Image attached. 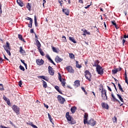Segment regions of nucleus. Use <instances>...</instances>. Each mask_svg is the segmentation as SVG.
<instances>
[{
	"label": "nucleus",
	"mask_w": 128,
	"mask_h": 128,
	"mask_svg": "<svg viewBox=\"0 0 128 128\" xmlns=\"http://www.w3.org/2000/svg\"><path fill=\"white\" fill-rule=\"evenodd\" d=\"M101 106L102 108H105V110H108V104L102 102L101 104Z\"/></svg>",
	"instance_id": "2eb2a0df"
},
{
	"label": "nucleus",
	"mask_w": 128,
	"mask_h": 128,
	"mask_svg": "<svg viewBox=\"0 0 128 128\" xmlns=\"http://www.w3.org/2000/svg\"><path fill=\"white\" fill-rule=\"evenodd\" d=\"M111 96L112 97V98H111L112 102H118V104H120V102L116 98V96H114V94L112 93Z\"/></svg>",
	"instance_id": "f8f14e48"
},
{
	"label": "nucleus",
	"mask_w": 128,
	"mask_h": 128,
	"mask_svg": "<svg viewBox=\"0 0 128 128\" xmlns=\"http://www.w3.org/2000/svg\"><path fill=\"white\" fill-rule=\"evenodd\" d=\"M19 68L21 70H22V72H24V70H26L24 69V67L22 65H20L19 66Z\"/></svg>",
	"instance_id": "e433bc0d"
},
{
	"label": "nucleus",
	"mask_w": 128,
	"mask_h": 128,
	"mask_svg": "<svg viewBox=\"0 0 128 128\" xmlns=\"http://www.w3.org/2000/svg\"><path fill=\"white\" fill-rule=\"evenodd\" d=\"M58 78L60 82H62V86H66V82L62 81V74H60V73L58 72Z\"/></svg>",
	"instance_id": "6e6552de"
},
{
	"label": "nucleus",
	"mask_w": 128,
	"mask_h": 128,
	"mask_svg": "<svg viewBox=\"0 0 128 128\" xmlns=\"http://www.w3.org/2000/svg\"><path fill=\"white\" fill-rule=\"evenodd\" d=\"M26 8L28 10H32V4H30L28 3L26 6Z\"/></svg>",
	"instance_id": "393cba45"
},
{
	"label": "nucleus",
	"mask_w": 128,
	"mask_h": 128,
	"mask_svg": "<svg viewBox=\"0 0 128 128\" xmlns=\"http://www.w3.org/2000/svg\"><path fill=\"white\" fill-rule=\"evenodd\" d=\"M84 74L86 78L89 80V82H90L92 80V74H90V72L86 70L84 72Z\"/></svg>",
	"instance_id": "7ed1b4c3"
},
{
	"label": "nucleus",
	"mask_w": 128,
	"mask_h": 128,
	"mask_svg": "<svg viewBox=\"0 0 128 128\" xmlns=\"http://www.w3.org/2000/svg\"><path fill=\"white\" fill-rule=\"evenodd\" d=\"M12 109L16 112V114L18 116V114H20V108L16 105H13L12 106Z\"/></svg>",
	"instance_id": "39448f33"
},
{
	"label": "nucleus",
	"mask_w": 128,
	"mask_h": 128,
	"mask_svg": "<svg viewBox=\"0 0 128 128\" xmlns=\"http://www.w3.org/2000/svg\"><path fill=\"white\" fill-rule=\"evenodd\" d=\"M90 6H92V2H90V4L86 6H85V7H84V8H86V10H87V8H90Z\"/></svg>",
	"instance_id": "603ef678"
},
{
	"label": "nucleus",
	"mask_w": 128,
	"mask_h": 128,
	"mask_svg": "<svg viewBox=\"0 0 128 128\" xmlns=\"http://www.w3.org/2000/svg\"><path fill=\"white\" fill-rule=\"evenodd\" d=\"M38 50L41 56H44V52H42V48H38Z\"/></svg>",
	"instance_id": "473e14b6"
},
{
	"label": "nucleus",
	"mask_w": 128,
	"mask_h": 128,
	"mask_svg": "<svg viewBox=\"0 0 128 128\" xmlns=\"http://www.w3.org/2000/svg\"><path fill=\"white\" fill-rule=\"evenodd\" d=\"M3 98H4V100H5L6 101H8V98H6V96H3Z\"/></svg>",
	"instance_id": "e2e57ef3"
},
{
	"label": "nucleus",
	"mask_w": 128,
	"mask_h": 128,
	"mask_svg": "<svg viewBox=\"0 0 128 128\" xmlns=\"http://www.w3.org/2000/svg\"><path fill=\"white\" fill-rule=\"evenodd\" d=\"M52 51L54 52H56V54H58V52H60V50L57 48H52Z\"/></svg>",
	"instance_id": "c9c22d12"
},
{
	"label": "nucleus",
	"mask_w": 128,
	"mask_h": 128,
	"mask_svg": "<svg viewBox=\"0 0 128 128\" xmlns=\"http://www.w3.org/2000/svg\"><path fill=\"white\" fill-rule=\"evenodd\" d=\"M66 118H67L68 122L70 124H76V122L72 116L70 114V112H67L66 113Z\"/></svg>",
	"instance_id": "f257e3e1"
},
{
	"label": "nucleus",
	"mask_w": 128,
	"mask_h": 128,
	"mask_svg": "<svg viewBox=\"0 0 128 128\" xmlns=\"http://www.w3.org/2000/svg\"><path fill=\"white\" fill-rule=\"evenodd\" d=\"M74 84V86H76V88H78V86H80V80H76Z\"/></svg>",
	"instance_id": "f3484780"
},
{
	"label": "nucleus",
	"mask_w": 128,
	"mask_h": 128,
	"mask_svg": "<svg viewBox=\"0 0 128 128\" xmlns=\"http://www.w3.org/2000/svg\"><path fill=\"white\" fill-rule=\"evenodd\" d=\"M49 62H51V64H54V66H56V64L54 63V60H52V58L49 60Z\"/></svg>",
	"instance_id": "a18cd8bd"
},
{
	"label": "nucleus",
	"mask_w": 128,
	"mask_h": 128,
	"mask_svg": "<svg viewBox=\"0 0 128 128\" xmlns=\"http://www.w3.org/2000/svg\"><path fill=\"white\" fill-rule=\"evenodd\" d=\"M118 88H119L120 90V92H124V90H122V85H120V83L118 84Z\"/></svg>",
	"instance_id": "c756f323"
},
{
	"label": "nucleus",
	"mask_w": 128,
	"mask_h": 128,
	"mask_svg": "<svg viewBox=\"0 0 128 128\" xmlns=\"http://www.w3.org/2000/svg\"><path fill=\"white\" fill-rule=\"evenodd\" d=\"M46 58H48V60L52 58H50V56H48V55H46Z\"/></svg>",
	"instance_id": "13d9d810"
},
{
	"label": "nucleus",
	"mask_w": 128,
	"mask_h": 128,
	"mask_svg": "<svg viewBox=\"0 0 128 128\" xmlns=\"http://www.w3.org/2000/svg\"><path fill=\"white\" fill-rule=\"evenodd\" d=\"M78 2L80 4H84V1L82 0H78Z\"/></svg>",
	"instance_id": "69168bd1"
},
{
	"label": "nucleus",
	"mask_w": 128,
	"mask_h": 128,
	"mask_svg": "<svg viewBox=\"0 0 128 128\" xmlns=\"http://www.w3.org/2000/svg\"><path fill=\"white\" fill-rule=\"evenodd\" d=\"M88 113H85L84 114V124H86L88 123Z\"/></svg>",
	"instance_id": "ddd939ff"
},
{
	"label": "nucleus",
	"mask_w": 128,
	"mask_h": 128,
	"mask_svg": "<svg viewBox=\"0 0 128 128\" xmlns=\"http://www.w3.org/2000/svg\"><path fill=\"white\" fill-rule=\"evenodd\" d=\"M2 13V4H0V14Z\"/></svg>",
	"instance_id": "864d4df0"
},
{
	"label": "nucleus",
	"mask_w": 128,
	"mask_h": 128,
	"mask_svg": "<svg viewBox=\"0 0 128 128\" xmlns=\"http://www.w3.org/2000/svg\"><path fill=\"white\" fill-rule=\"evenodd\" d=\"M76 68H82V65L78 64V61H76Z\"/></svg>",
	"instance_id": "72a5a7b5"
},
{
	"label": "nucleus",
	"mask_w": 128,
	"mask_h": 128,
	"mask_svg": "<svg viewBox=\"0 0 128 128\" xmlns=\"http://www.w3.org/2000/svg\"><path fill=\"white\" fill-rule=\"evenodd\" d=\"M25 20H30V22H32V19L30 17H28L25 18Z\"/></svg>",
	"instance_id": "37998d69"
},
{
	"label": "nucleus",
	"mask_w": 128,
	"mask_h": 128,
	"mask_svg": "<svg viewBox=\"0 0 128 128\" xmlns=\"http://www.w3.org/2000/svg\"><path fill=\"white\" fill-rule=\"evenodd\" d=\"M0 128H10V127H6V126H2V125H1V126H0Z\"/></svg>",
	"instance_id": "4d7b16f0"
},
{
	"label": "nucleus",
	"mask_w": 128,
	"mask_h": 128,
	"mask_svg": "<svg viewBox=\"0 0 128 128\" xmlns=\"http://www.w3.org/2000/svg\"><path fill=\"white\" fill-rule=\"evenodd\" d=\"M2 62H4V59H2V58L0 57V64H2Z\"/></svg>",
	"instance_id": "bf43d9fd"
},
{
	"label": "nucleus",
	"mask_w": 128,
	"mask_h": 128,
	"mask_svg": "<svg viewBox=\"0 0 128 128\" xmlns=\"http://www.w3.org/2000/svg\"><path fill=\"white\" fill-rule=\"evenodd\" d=\"M101 88H102V90L101 91L102 98H103L104 100H108V96H106V90L105 89L104 90V86L102 85H101Z\"/></svg>",
	"instance_id": "f03ea898"
},
{
	"label": "nucleus",
	"mask_w": 128,
	"mask_h": 128,
	"mask_svg": "<svg viewBox=\"0 0 128 128\" xmlns=\"http://www.w3.org/2000/svg\"><path fill=\"white\" fill-rule=\"evenodd\" d=\"M4 58L5 60H8V62H10V60H8V58H6V55H4Z\"/></svg>",
	"instance_id": "5fc2aeb1"
},
{
	"label": "nucleus",
	"mask_w": 128,
	"mask_h": 128,
	"mask_svg": "<svg viewBox=\"0 0 128 128\" xmlns=\"http://www.w3.org/2000/svg\"><path fill=\"white\" fill-rule=\"evenodd\" d=\"M124 38H128V35H124Z\"/></svg>",
	"instance_id": "774afa93"
},
{
	"label": "nucleus",
	"mask_w": 128,
	"mask_h": 128,
	"mask_svg": "<svg viewBox=\"0 0 128 128\" xmlns=\"http://www.w3.org/2000/svg\"><path fill=\"white\" fill-rule=\"evenodd\" d=\"M38 78H42V80H46V82H48V78L44 76H38Z\"/></svg>",
	"instance_id": "aec40b11"
},
{
	"label": "nucleus",
	"mask_w": 128,
	"mask_h": 128,
	"mask_svg": "<svg viewBox=\"0 0 128 128\" xmlns=\"http://www.w3.org/2000/svg\"><path fill=\"white\" fill-rule=\"evenodd\" d=\"M27 124H29L30 126H34V124H32V122H28L27 123Z\"/></svg>",
	"instance_id": "3c124183"
},
{
	"label": "nucleus",
	"mask_w": 128,
	"mask_h": 128,
	"mask_svg": "<svg viewBox=\"0 0 128 128\" xmlns=\"http://www.w3.org/2000/svg\"><path fill=\"white\" fill-rule=\"evenodd\" d=\"M22 80L19 81L18 86L20 88H22Z\"/></svg>",
	"instance_id": "de8ad7c7"
},
{
	"label": "nucleus",
	"mask_w": 128,
	"mask_h": 128,
	"mask_svg": "<svg viewBox=\"0 0 128 128\" xmlns=\"http://www.w3.org/2000/svg\"><path fill=\"white\" fill-rule=\"evenodd\" d=\"M62 38L63 42H66L67 40L66 36H62Z\"/></svg>",
	"instance_id": "c03bdc74"
},
{
	"label": "nucleus",
	"mask_w": 128,
	"mask_h": 128,
	"mask_svg": "<svg viewBox=\"0 0 128 128\" xmlns=\"http://www.w3.org/2000/svg\"><path fill=\"white\" fill-rule=\"evenodd\" d=\"M44 108H48V106L47 104H44Z\"/></svg>",
	"instance_id": "052dcab7"
},
{
	"label": "nucleus",
	"mask_w": 128,
	"mask_h": 128,
	"mask_svg": "<svg viewBox=\"0 0 128 128\" xmlns=\"http://www.w3.org/2000/svg\"><path fill=\"white\" fill-rule=\"evenodd\" d=\"M58 100L59 101V102H60V104H64V102H66V99L62 98V96L60 95H58Z\"/></svg>",
	"instance_id": "0eeeda50"
},
{
	"label": "nucleus",
	"mask_w": 128,
	"mask_h": 128,
	"mask_svg": "<svg viewBox=\"0 0 128 128\" xmlns=\"http://www.w3.org/2000/svg\"><path fill=\"white\" fill-rule=\"evenodd\" d=\"M16 2L20 6H22V7L24 6V2H22V1L20 0H17Z\"/></svg>",
	"instance_id": "6ab92c4d"
},
{
	"label": "nucleus",
	"mask_w": 128,
	"mask_h": 128,
	"mask_svg": "<svg viewBox=\"0 0 128 128\" xmlns=\"http://www.w3.org/2000/svg\"><path fill=\"white\" fill-rule=\"evenodd\" d=\"M4 86H2V87H0V90H4Z\"/></svg>",
	"instance_id": "0e129e2a"
},
{
	"label": "nucleus",
	"mask_w": 128,
	"mask_h": 128,
	"mask_svg": "<svg viewBox=\"0 0 128 128\" xmlns=\"http://www.w3.org/2000/svg\"><path fill=\"white\" fill-rule=\"evenodd\" d=\"M66 68L70 74H74V69H72L71 66H67Z\"/></svg>",
	"instance_id": "9d476101"
},
{
	"label": "nucleus",
	"mask_w": 128,
	"mask_h": 128,
	"mask_svg": "<svg viewBox=\"0 0 128 128\" xmlns=\"http://www.w3.org/2000/svg\"><path fill=\"white\" fill-rule=\"evenodd\" d=\"M111 22H112V24L113 26H115V28L116 30H118V28H120L118 26V25H116V23L115 20L111 21Z\"/></svg>",
	"instance_id": "412c9836"
},
{
	"label": "nucleus",
	"mask_w": 128,
	"mask_h": 128,
	"mask_svg": "<svg viewBox=\"0 0 128 128\" xmlns=\"http://www.w3.org/2000/svg\"><path fill=\"white\" fill-rule=\"evenodd\" d=\"M30 34H34V29H30Z\"/></svg>",
	"instance_id": "680f3d73"
},
{
	"label": "nucleus",
	"mask_w": 128,
	"mask_h": 128,
	"mask_svg": "<svg viewBox=\"0 0 128 128\" xmlns=\"http://www.w3.org/2000/svg\"><path fill=\"white\" fill-rule=\"evenodd\" d=\"M5 50L10 56H12V54H10V48H8V49L5 48Z\"/></svg>",
	"instance_id": "bb28decb"
},
{
	"label": "nucleus",
	"mask_w": 128,
	"mask_h": 128,
	"mask_svg": "<svg viewBox=\"0 0 128 128\" xmlns=\"http://www.w3.org/2000/svg\"><path fill=\"white\" fill-rule=\"evenodd\" d=\"M88 124H90L91 126H94L96 124V121L94 120L93 118H91L88 121H87Z\"/></svg>",
	"instance_id": "423d86ee"
},
{
	"label": "nucleus",
	"mask_w": 128,
	"mask_h": 128,
	"mask_svg": "<svg viewBox=\"0 0 128 128\" xmlns=\"http://www.w3.org/2000/svg\"><path fill=\"white\" fill-rule=\"evenodd\" d=\"M42 82H43V86L44 88H48L46 82L44 80H42Z\"/></svg>",
	"instance_id": "2f4dec72"
},
{
	"label": "nucleus",
	"mask_w": 128,
	"mask_h": 128,
	"mask_svg": "<svg viewBox=\"0 0 128 128\" xmlns=\"http://www.w3.org/2000/svg\"><path fill=\"white\" fill-rule=\"evenodd\" d=\"M28 27L32 28V22H30V24H28Z\"/></svg>",
	"instance_id": "79ce46f5"
},
{
	"label": "nucleus",
	"mask_w": 128,
	"mask_h": 128,
	"mask_svg": "<svg viewBox=\"0 0 128 128\" xmlns=\"http://www.w3.org/2000/svg\"><path fill=\"white\" fill-rule=\"evenodd\" d=\"M112 120H113L114 122H116V120H117L116 117L114 116V117L112 118Z\"/></svg>",
	"instance_id": "09e8293b"
},
{
	"label": "nucleus",
	"mask_w": 128,
	"mask_h": 128,
	"mask_svg": "<svg viewBox=\"0 0 128 128\" xmlns=\"http://www.w3.org/2000/svg\"><path fill=\"white\" fill-rule=\"evenodd\" d=\"M68 38L70 42H72L74 44H76V40H74V37L70 36L68 37Z\"/></svg>",
	"instance_id": "4be33fe9"
},
{
	"label": "nucleus",
	"mask_w": 128,
	"mask_h": 128,
	"mask_svg": "<svg viewBox=\"0 0 128 128\" xmlns=\"http://www.w3.org/2000/svg\"><path fill=\"white\" fill-rule=\"evenodd\" d=\"M63 60L64 59L60 58V56H56V57L55 58V62H57V64H58L60 62H62Z\"/></svg>",
	"instance_id": "4468645a"
},
{
	"label": "nucleus",
	"mask_w": 128,
	"mask_h": 128,
	"mask_svg": "<svg viewBox=\"0 0 128 128\" xmlns=\"http://www.w3.org/2000/svg\"><path fill=\"white\" fill-rule=\"evenodd\" d=\"M112 73L113 74H116L118 73V70L117 69L112 70Z\"/></svg>",
	"instance_id": "a19ab883"
},
{
	"label": "nucleus",
	"mask_w": 128,
	"mask_h": 128,
	"mask_svg": "<svg viewBox=\"0 0 128 128\" xmlns=\"http://www.w3.org/2000/svg\"><path fill=\"white\" fill-rule=\"evenodd\" d=\"M10 43L8 42H6L5 47L6 48H10Z\"/></svg>",
	"instance_id": "ea45409f"
},
{
	"label": "nucleus",
	"mask_w": 128,
	"mask_h": 128,
	"mask_svg": "<svg viewBox=\"0 0 128 128\" xmlns=\"http://www.w3.org/2000/svg\"><path fill=\"white\" fill-rule=\"evenodd\" d=\"M76 106H72L70 108V111L72 114H74L76 112Z\"/></svg>",
	"instance_id": "5701e85b"
},
{
	"label": "nucleus",
	"mask_w": 128,
	"mask_h": 128,
	"mask_svg": "<svg viewBox=\"0 0 128 128\" xmlns=\"http://www.w3.org/2000/svg\"><path fill=\"white\" fill-rule=\"evenodd\" d=\"M36 46H38V48H40L42 46V44H40V42L38 40H36Z\"/></svg>",
	"instance_id": "cd10ccee"
},
{
	"label": "nucleus",
	"mask_w": 128,
	"mask_h": 128,
	"mask_svg": "<svg viewBox=\"0 0 128 128\" xmlns=\"http://www.w3.org/2000/svg\"><path fill=\"white\" fill-rule=\"evenodd\" d=\"M117 96H118V98L120 100V102L124 104V98H122V96H120V94H117Z\"/></svg>",
	"instance_id": "a878e982"
},
{
	"label": "nucleus",
	"mask_w": 128,
	"mask_h": 128,
	"mask_svg": "<svg viewBox=\"0 0 128 128\" xmlns=\"http://www.w3.org/2000/svg\"><path fill=\"white\" fill-rule=\"evenodd\" d=\"M36 64H37L38 66H42V64H44V61L42 59H36Z\"/></svg>",
	"instance_id": "1a4fd4ad"
},
{
	"label": "nucleus",
	"mask_w": 128,
	"mask_h": 128,
	"mask_svg": "<svg viewBox=\"0 0 128 128\" xmlns=\"http://www.w3.org/2000/svg\"><path fill=\"white\" fill-rule=\"evenodd\" d=\"M62 12H64V14H66V16H70V10H68V9H63Z\"/></svg>",
	"instance_id": "a211bd4d"
},
{
	"label": "nucleus",
	"mask_w": 128,
	"mask_h": 128,
	"mask_svg": "<svg viewBox=\"0 0 128 128\" xmlns=\"http://www.w3.org/2000/svg\"><path fill=\"white\" fill-rule=\"evenodd\" d=\"M34 24L36 26H38V22L36 21V16H34Z\"/></svg>",
	"instance_id": "58836bf2"
},
{
	"label": "nucleus",
	"mask_w": 128,
	"mask_h": 128,
	"mask_svg": "<svg viewBox=\"0 0 128 128\" xmlns=\"http://www.w3.org/2000/svg\"><path fill=\"white\" fill-rule=\"evenodd\" d=\"M48 118L50 122H52V124H54V122H52V116H50L49 113H48Z\"/></svg>",
	"instance_id": "7c9ffc66"
},
{
	"label": "nucleus",
	"mask_w": 128,
	"mask_h": 128,
	"mask_svg": "<svg viewBox=\"0 0 128 128\" xmlns=\"http://www.w3.org/2000/svg\"><path fill=\"white\" fill-rule=\"evenodd\" d=\"M100 64V61L98 60H96L94 62L93 66H96V68H98V66H100L98 64Z\"/></svg>",
	"instance_id": "b1692460"
},
{
	"label": "nucleus",
	"mask_w": 128,
	"mask_h": 128,
	"mask_svg": "<svg viewBox=\"0 0 128 128\" xmlns=\"http://www.w3.org/2000/svg\"><path fill=\"white\" fill-rule=\"evenodd\" d=\"M125 82L128 84V76H126V72H125Z\"/></svg>",
	"instance_id": "4c0bfd02"
},
{
	"label": "nucleus",
	"mask_w": 128,
	"mask_h": 128,
	"mask_svg": "<svg viewBox=\"0 0 128 128\" xmlns=\"http://www.w3.org/2000/svg\"><path fill=\"white\" fill-rule=\"evenodd\" d=\"M32 128H38V126L34 124L32 125Z\"/></svg>",
	"instance_id": "338daca9"
},
{
	"label": "nucleus",
	"mask_w": 128,
	"mask_h": 128,
	"mask_svg": "<svg viewBox=\"0 0 128 128\" xmlns=\"http://www.w3.org/2000/svg\"><path fill=\"white\" fill-rule=\"evenodd\" d=\"M96 72L98 74H104V69L102 66H100V65L98 66L96 68Z\"/></svg>",
	"instance_id": "20e7f679"
},
{
	"label": "nucleus",
	"mask_w": 128,
	"mask_h": 128,
	"mask_svg": "<svg viewBox=\"0 0 128 128\" xmlns=\"http://www.w3.org/2000/svg\"><path fill=\"white\" fill-rule=\"evenodd\" d=\"M69 56H70V58H74V54H70Z\"/></svg>",
	"instance_id": "8fccbe9b"
},
{
	"label": "nucleus",
	"mask_w": 128,
	"mask_h": 128,
	"mask_svg": "<svg viewBox=\"0 0 128 128\" xmlns=\"http://www.w3.org/2000/svg\"><path fill=\"white\" fill-rule=\"evenodd\" d=\"M20 62L24 64L26 70H28V64L24 62V60H20Z\"/></svg>",
	"instance_id": "c85d7f7f"
},
{
	"label": "nucleus",
	"mask_w": 128,
	"mask_h": 128,
	"mask_svg": "<svg viewBox=\"0 0 128 128\" xmlns=\"http://www.w3.org/2000/svg\"><path fill=\"white\" fill-rule=\"evenodd\" d=\"M20 52L22 54H26V51L22 48H20Z\"/></svg>",
	"instance_id": "f704fd0d"
},
{
	"label": "nucleus",
	"mask_w": 128,
	"mask_h": 128,
	"mask_svg": "<svg viewBox=\"0 0 128 128\" xmlns=\"http://www.w3.org/2000/svg\"><path fill=\"white\" fill-rule=\"evenodd\" d=\"M48 73L51 76H54V68H52L50 66H48Z\"/></svg>",
	"instance_id": "9b49d317"
},
{
	"label": "nucleus",
	"mask_w": 128,
	"mask_h": 128,
	"mask_svg": "<svg viewBox=\"0 0 128 128\" xmlns=\"http://www.w3.org/2000/svg\"><path fill=\"white\" fill-rule=\"evenodd\" d=\"M18 38L20 40H21L22 42H26V40H24V38H22V35L20 34H18Z\"/></svg>",
	"instance_id": "dca6fc26"
},
{
	"label": "nucleus",
	"mask_w": 128,
	"mask_h": 128,
	"mask_svg": "<svg viewBox=\"0 0 128 128\" xmlns=\"http://www.w3.org/2000/svg\"><path fill=\"white\" fill-rule=\"evenodd\" d=\"M54 88L56 90H57V92H59V90H60V87H58V86H54Z\"/></svg>",
	"instance_id": "49530a36"
},
{
	"label": "nucleus",
	"mask_w": 128,
	"mask_h": 128,
	"mask_svg": "<svg viewBox=\"0 0 128 128\" xmlns=\"http://www.w3.org/2000/svg\"><path fill=\"white\" fill-rule=\"evenodd\" d=\"M58 0V2H59V4H60V5L61 6H62V0Z\"/></svg>",
	"instance_id": "6e6d98bb"
}]
</instances>
